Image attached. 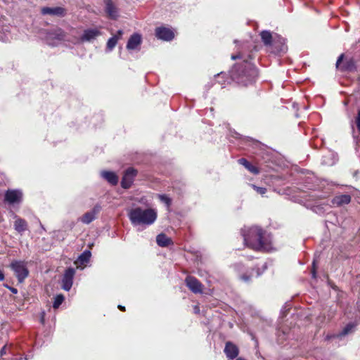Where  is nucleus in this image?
<instances>
[{
    "instance_id": "11",
    "label": "nucleus",
    "mask_w": 360,
    "mask_h": 360,
    "mask_svg": "<svg viewBox=\"0 0 360 360\" xmlns=\"http://www.w3.org/2000/svg\"><path fill=\"white\" fill-rule=\"evenodd\" d=\"M100 35H101V32L98 28L86 29L79 39L82 42H90Z\"/></svg>"
},
{
    "instance_id": "1",
    "label": "nucleus",
    "mask_w": 360,
    "mask_h": 360,
    "mask_svg": "<svg viewBox=\"0 0 360 360\" xmlns=\"http://www.w3.org/2000/svg\"><path fill=\"white\" fill-rule=\"evenodd\" d=\"M232 80L243 86L252 84L257 77V70L246 59L236 64L231 70Z\"/></svg>"
},
{
    "instance_id": "22",
    "label": "nucleus",
    "mask_w": 360,
    "mask_h": 360,
    "mask_svg": "<svg viewBox=\"0 0 360 360\" xmlns=\"http://www.w3.org/2000/svg\"><path fill=\"white\" fill-rule=\"evenodd\" d=\"M156 242L160 247H167L172 244V239L164 233H160L157 236Z\"/></svg>"
},
{
    "instance_id": "13",
    "label": "nucleus",
    "mask_w": 360,
    "mask_h": 360,
    "mask_svg": "<svg viewBox=\"0 0 360 360\" xmlns=\"http://www.w3.org/2000/svg\"><path fill=\"white\" fill-rule=\"evenodd\" d=\"M155 35L158 39L165 41H170L174 37V34L172 30L163 27L156 28Z\"/></svg>"
},
{
    "instance_id": "12",
    "label": "nucleus",
    "mask_w": 360,
    "mask_h": 360,
    "mask_svg": "<svg viewBox=\"0 0 360 360\" xmlns=\"http://www.w3.org/2000/svg\"><path fill=\"white\" fill-rule=\"evenodd\" d=\"M187 287L194 293H201L202 285L200 282L195 277L188 276L185 280Z\"/></svg>"
},
{
    "instance_id": "40",
    "label": "nucleus",
    "mask_w": 360,
    "mask_h": 360,
    "mask_svg": "<svg viewBox=\"0 0 360 360\" xmlns=\"http://www.w3.org/2000/svg\"><path fill=\"white\" fill-rule=\"evenodd\" d=\"M4 280V274L2 271L0 270V281Z\"/></svg>"
},
{
    "instance_id": "25",
    "label": "nucleus",
    "mask_w": 360,
    "mask_h": 360,
    "mask_svg": "<svg viewBox=\"0 0 360 360\" xmlns=\"http://www.w3.org/2000/svg\"><path fill=\"white\" fill-rule=\"evenodd\" d=\"M91 252L89 250H85L84 252L81 254V255L78 258V261L81 264H84L87 263L91 257Z\"/></svg>"
},
{
    "instance_id": "21",
    "label": "nucleus",
    "mask_w": 360,
    "mask_h": 360,
    "mask_svg": "<svg viewBox=\"0 0 360 360\" xmlns=\"http://www.w3.org/2000/svg\"><path fill=\"white\" fill-rule=\"evenodd\" d=\"M105 11L112 19H116L118 16L117 8L110 0L107 1L105 3Z\"/></svg>"
},
{
    "instance_id": "33",
    "label": "nucleus",
    "mask_w": 360,
    "mask_h": 360,
    "mask_svg": "<svg viewBox=\"0 0 360 360\" xmlns=\"http://www.w3.org/2000/svg\"><path fill=\"white\" fill-rule=\"evenodd\" d=\"M5 286L8 289H9L11 290V292H13V294H17L18 293V290L16 288L11 287V286H8V285H5Z\"/></svg>"
},
{
    "instance_id": "26",
    "label": "nucleus",
    "mask_w": 360,
    "mask_h": 360,
    "mask_svg": "<svg viewBox=\"0 0 360 360\" xmlns=\"http://www.w3.org/2000/svg\"><path fill=\"white\" fill-rule=\"evenodd\" d=\"M11 38V35L10 32L6 29H1L0 30V40L3 42L8 41Z\"/></svg>"
},
{
    "instance_id": "19",
    "label": "nucleus",
    "mask_w": 360,
    "mask_h": 360,
    "mask_svg": "<svg viewBox=\"0 0 360 360\" xmlns=\"http://www.w3.org/2000/svg\"><path fill=\"white\" fill-rule=\"evenodd\" d=\"M65 9L61 7H44L41 9V13L44 15L63 16L65 15Z\"/></svg>"
},
{
    "instance_id": "34",
    "label": "nucleus",
    "mask_w": 360,
    "mask_h": 360,
    "mask_svg": "<svg viewBox=\"0 0 360 360\" xmlns=\"http://www.w3.org/2000/svg\"><path fill=\"white\" fill-rule=\"evenodd\" d=\"M243 56L241 55V53H238V54H236V55H232L231 56V59L232 60H236V59H238V58H242Z\"/></svg>"
},
{
    "instance_id": "29",
    "label": "nucleus",
    "mask_w": 360,
    "mask_h": 360,
    "mask_svg": "<svg viewBox=\"0 0 360 360\" xmlns=\"http://www.w3.org/2000/svg\"><path fill=\"white\" fill-rule=\"evenodd\" d=\"M251 186L257 193L260 194L261 195H264L266 192V188L264 187H259L253 184H252Z\"/></svg>"
},
{
    "instance_id": "8",
    "label": "nucleus",
    "mask_w": 360,
    "mask_h": 360,
    "mask_svg": "<svg viewBox=\"0 0 360 360\" xmlns=\"http://www.w3.org/2000/svg\"><path fill=\"white\" fill-rule=\"evenodd\" d=\"M65 39V34L61 29L57 28L46 34V40L49 45H55L57 41H63Z\"/></svg>"
},
{
    "instance_id": "30",
    "label": "nucleus",
    "mask_w": 360,
    "mask_h": 360,
    "mask_svg": "<svg viewBox=\"0 0 360 360\" xmlns=\"http://www.w3.org/2000/svg\"><path fill=\"white\" fill-rule=\"evenodd\" d=\"M159 199L169 207L171 204V199L167 195H159Z\"/></svg>"
},
{
    "instance_id": "38",
    "label": "nucleus",
    "mask_w": 360,
    "mask_h": 360,
    "mask_svg": "<svg viewBox=\"0 0 360 360\" xmlns=\"http://www.w3.org/2000/svg\"><path fill=\"white\" fill-rule=\"evenodd\" d=\"M122 34H123V31L120 30L117 31V33L116 35L119 37V39H120L122 37Z\"/></svg>"
},
{
    "instance_id": "37",
    "label": "nucleus",
    "mask_w": 360,
    "mask_h": 360,
    "mask_svg": "<svg viewBox=\"0 0 360 360\" xmlns=\"http://www.w3.org/2000/svg\"><path fill=\"white\" fill-rule=\"evenodd\" d=\"M313 269L311 271V274H312V277L313 278H315L316 277V270H315V267H314V262L313 263Z\"/></svg>"
},
{
    "instance_id": "20",
    "label": "nucleus",
    "mask_w": 360,
    "mask_h": 360,
    "mask_svg": "<svg viewBox=\"0 0 360 360\" xmlns=\"http://www.w3.org/2000/svg\"><path fill=\"white\" fill-rule=\"evenodd\" d=\"M101 176L112 185H116L118 183V176L113 172L102 171Z\"/></svg>"
},
{
    "instance_id": "32",
    "label": "nucleus",
    "mask_w": 360,
    "mask_h": 360,
    "mask_svg": "<svg viewBox=\"0 0 360 360\" xmlns=\"http://www.w3.org/2000/svg\"><path fill=\"white\" fill-rule=\"evenodd\" d=\"M323 163L325 165H332L335 163V160H328L326 157H324L323 160Z\"/></svg>"
},
{
    "instance_id": "24",
    "label": "nucleus",
    "mask_w": 360,
    "mask_h": 360,
    "mask_svg": "<svg viewBox=\"0 0 360 360\" xmlns=\"http://www.w3.org/2000/svg\"><path fill=\"white\" fill-rule=\"evenodd\" d=\"M118 40L119 37L117 35H114L113 37H110L107 42L106 51H111L115 47Z\"/></svg>"
},
{
    "instance_id": "28",
    "label": "nucleus",
    "mask_w": 360,
    "mask_h": 360,
    "mask_svg": "<svg viewBox=\"0 0 360 360\" xmlns=\"http://www.w3.org/2000/svg\"><path fill=\"white\" fill-rule=\"evenodd\" d=\"M64 301V296L63 295H58L55 299L53 304V307L54 309H58L59 306L63 303Z\"/></svg>"
},
{
    "instance_id": "6",
    "label": "nucleus",
    "mask_w": 360,
    "mask_h": 360,
    "mask_svg": "<svg viewBox=\"0 0 360 360\" xmlns=\"http://www.w3.org/2000/svg\"><path fill=\"white\" fill-rule=\"evenodd\" d=\"M22 200V193L19 189H8L5 192L4 200L10 205L19 204Z\"/></svg>"
},
{
    "instance_id": "9",
    "label": "nucleus",
    "mask_w": 360,
    "mask_h": 360,
    "mask_svg": "<svg viewBox=\"0 0 360 360\" xmlns=\"http://www.w3.org/2000/svg\"><path fill=\"white\" fill-rule=\"evenodd\" d=\"M75 271L73 268H68L65 270L62 279V288L66 291H69L73 283V278Z\"/></svg>"
},
{
    "instance_id": "14",
    "label": "nucleus",
    "mask_w": 360,
    "mask_h": 360,
    "mask_svg": "<svg viewBox=\"0 0 360 360\" xmlns=\"http://www.w3.org/2000/svg\"><path fill=\"white\" fill-rule=\"evenodd\" d=\"M101 210V206L96 205L89 212H86L80 219L81 221L84 224H89L91 221H93L96 215Z\"/></svg>"
},
{
    "instance_id": "4",
    "label": "nucleus",
    "mask_w": 360,
    "mask_h": 360,
    "mask_svg": "<svg viewBox=\"0 0 360 360\" xmlns=\"http://www.w3.org/2000/svg\"><path fill=\"white\" fill-rule=\"evenodd\" d=\"M260 36L264 45L270 48L271 52L280 54L286 51L285 39L280 36L276 35L273 37L271 33L266 30L262 31Z\"/></svg>"
},
{
    "instance_id": "42",
    "label": "nucleus",
    "mask_w": 360,
    "mask_h": 360,
    "mask_svg": "<svg viewBox=\"0 0 360 360\" xmlns=\"http://www.w3.org/2000/svg\"><path fill=\"white\" fill-rule=\"evenodd\" d=\"M118 308L122 311H125V307L122 305H118Z\"/></svg>"
},
{
    "instance_id": "18",
    "label": "nucleus",
    "mask_w": 360,
    "mask_h": 360,
    "mask_svg": "<svg viewBox=\"0 0 360 360\" xmlns=\"http://www.w3.org/2000/svg\"><path fill=\"white\" fill-rule=\"evenodd\" d=\"M13 218L15 219L14 229L17 232L22 233L27 229V223L25 219L18 217L16 214H13Z\"/></svg>"
},
{
    "instance_id": "10",
    "label": "nucleus",
    "mask_w": 360,
    "mask_h": 360,
    "mask_svg": "<svg viewBox=\"0 0 360 360\" xmlns=\"http://www.w3.org/2000/svg\"><path fill=\"white\" fill-rule=\"evenodd\" d=\"M137 174V171L134 169V168H128L122 177V179L121 181V186L124 188H129L131 187L134 177Z\"/></svg>"
},
{
    "instance_id": "3",
    "label": "nucleus",
    "mask_w": 360,
    "mask_h": 360,
    "mask_svg": "<svg viewBox=\"0 0 360 360\" xmlns=\"http://www.w3.org/2000/svg\"><path fill=\"white\" fill-rule=\"evenodd\" d=\"M127 216L134 226H149L156 221L158 212L153 208L136 206L129 210Z\"/></svg>"
},
{
    "instance_id": "36",
    "label": "nucleus",
    "mask_w": 360,
    "mask_h": 360,
    "mask_svg": "<svg viewBox=\"0 0 360 360\" xmlns=\"http://www.w3.org/2000/svg\"><path fill=\"white\" fill-rule=\"evenodd\" d=\"M6 353V347L4 346L1 349V356H3Z\"/></svg>"
},
{
    "instance_id": "7",
    "label": "nucleus",
    "mask_w": 360,
    "mask_h": 360,
    "mask_svg": "<svg viewBox=\"0 0 360 360\" xmlns=\"http://www.w3.org/2000/svg\"><path fill=\"white\" fill-rule=\"evenodd\" d=\"M344 54H341L336 62V68L341 71L353 72L356 69V63L353 58L347 59L342 65L341 63L343 60Z\"/></svg>"
},
{
    "instance_id": "27",
    "label": "nucleus",
    "mask_w": 360,
    "mask_h": 360,
    "mask_svg": "<svg viewBox=\"0 0 360 360\" xmlns=\"http://www.w3.org/2000/svg\"><path fill=\"white\" fill-rule=\"evenodd\" d=\"M354 326H355L353 323H348L342 330V331L337 335V337L341 338V337L347 335V334H349V333H351L353 330Z\"/></svg>"
},
{
    "instance_id": "23",
    "label": "nucleus",
    "mask_w": 360,
    "mask_h": 360,
    "mask_svg": "<svg viewBox=\"0 0 360 360\" xmlns=\"http://www.w3.org/2000/svg\"><path fill=\"white\" fill-rule=\"evenodd\" d=\"M240 165H243L248 171L254 174H257L259 173V169L251 163H250L246 159L240 158L238 160Z\"/></svg>"
},
{
    "instance_id": "39",
    "label": "nucleus",
    "mask_w": 360,
    "mask_h": 360,
    "mask_svg": "<svg viewBox=\"0 0 360 360\" xmlns=\"http://www.w3.org/2000/svg\"><path fill=\"white\" fill-rule=\"evenodd\" d=\"M226 76V74H225V73H224V72H221V73H219V74H217V78H220V77L224 78V77H225Z\"/></svg>"
},
{
    "instance_id": "16",
    "label": "nucleus",
    "mask_w": 360,
    "mask_h": 360,
    "mask_svg": "<svg viewBox=\"0 0 360 360\" xmlns=\"http://www.w3.org/2000/svg\"><path fill=\"white\" fill-rule=\"evenodd\" d=\"M141 44V36L139 34L135 33L132 34L128 40L127 44V49L128 50H135Z\"/></svg>"
},
{
    "instance_id": "35",
    "label": "nucleus",
    "mask_w": 360,
    "mask_h": 360,
    "mask_svg": "<svg viewBox=\"0 0 360 360\" xmlns=\"http://www.w3.org/2000/svg\"><path fill=\"white\" fill-rule=\"evenodd\" d=\"M240 278L245 282H248L250 281V277L246 275H243L240 276Z\"/></svg>"
},
{
    "instance_id": "17",
    "label": "nucleus",
    "mask_w": 360,
    "mask_h": 360,
    "mask_svg": "<svg viewBox=\"0 0 360 360\" xmlns=\"http://www.w3.org/2000/svg\"><path fill=\"white\" fill-rule=\"evenodd\" d=\"M224 353L228 358L233 359L238 355V348L232 342H228L225 345Z\"/></svg>"
},
{
    "instance_id": "41",
    "label": "nucleus",
    "mask_w": 360,
    "mask_h": 360,
    "mask_svg": "<svg viewBox=\"0 0 360 360\" xmlns=\"http://www.w3.org/2000/svg\"><path fill=\"white\" fill-rule=\"evenodd\" d=\"M194 311H195V313H196V314L200 313V309H199V307H198V306H195V307H194Z\"/></svg>"
},
{
    "instance_id": "2",
    "label": "nucleus",
    "mask_w": 360,
    "mask_h": 360,
    "mask_svg": "<svg viewBox=\"0 0 360 360\" xmlns=\"http://www.w3.org/2000/svg\"><path fill=\"white\" fill-rule=\"evenodd\" d=\"M245 244L256 250L270 251L272 248L271 243L264 236L263 231L257 227L252 226L242 230Z\"/></svg>"
},
{
    "instance_id": "15",
    "label": "nucleus",
    "mask_w": 360,
    "mask_h": 360,
    "mask_svg": "<svg viewBox=\"0 0 360 360\" xmlns=\"http://www.w3.org/2000/svg\"><path fill=\"white\" fill-rule=\"evenodd\" d=\"M351 196L348 194L335 195L331 202L335 207H340L348 205L351 202Z\"/></svg>"
},
{
    "instance_id": "31",
    "label": "nucleus",
    "mask_w": 360,
    "mask_h": 360,
    "mask_svg": "<svg viewBox=\"0 0 360 360\" xmlns=\"http://www.w3.org/2000/svg\"><path fill=\"white\" fill-rule=\"evenodd\" d=\"M356 124L358 130L360 132V110H358L357 117L356 118Z\"/></svg>"
},
{
    "instance_id": "5",
    "label": "nucleus",
    "mask_w": 360,
    "mask_h": 360,
    "mask_svg": "<svg viewBox=\"0 0 360 360\" xmlns=\"http://www.w3.org/2000/svg\"><path fill=\"white\" fill-rule=\"evenodd\" d=\"M10 268L13 271L18 283H22L29 276L27 262L22 260H13L10 264Z\"/></svg>"
}]
</instances>
